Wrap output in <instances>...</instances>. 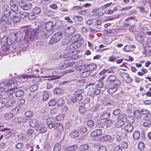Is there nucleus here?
I'll use <instances>...</instances> for the list:
<instances>
[{
  "label": "nucleus",
  "instance_id": "864d4df0",
  "mask_svg": "<svg viewBox=\"0 0 151 151\" xmlns=\"http://www.w3.org/2000/svg\"><path fill=\"white\" fill-rule=\"evenodd\" d=\"M28 17L29 20H32L35 19L36 17V16L34 14V13H30L28 14Z\"/></svg>",
  "mask_w": 151,
  "mask_h": 151
},
{
  "label": "nucleus",
  "instance_id": "052dcab7",
  "mask_svg": "<svg viewBox=\"0 0 151 151\" xmlns=\"http://www.w3.org/2000/svg\"><path fill=\"white\" fill-rule=\"evenodd\" d=\"M24 144L22 142H19L17 143L15 146L16 148L17 149H21L24 146Z\"/></svg>",
  "mask_w": 151,
  "mask_h": 151
},
{
  "label": "nucleus",
  "instance_id": "09e8293b",
  "mask_svg": "<svg viewBox=\"0 0 151 151\" xmlns=\"http://www.w3.org/2000/svg\"><path fill=\"white\" fill-rule=\"evenodd\" d=\"M62 92V89L59 88H55L54 90V93L58 94H60Z\"/></svg>",
  "mask_w": 151,
  "mask_h": 151
},
{
  "label": "nucleus",
  "instance_id": "49530a36",
  "mask_svg": "<svg viewBox=\"0 0 151 151\" xmlns=\"http://www.w3.org/2000/svg\"><path fill=\"white\" fill-rule=\"evenodd\" d=\"M123 50L126 52H129L131 51L132 49H131L130 45H126L123 49Z\"/></svg>",
  "mask_w": 151,
  "mask_h": 151
},
{
  "label": "nucleus",
  "instance_id": "a878e982",
  "mask_svg": "<svg viewBox=\"0 0 151 151\" xmlns=\"http://www.w3.org/2000/svg\"><path fill=\"white\" fill-rule=\"evenodd\" d=\"M94 20L95 23V27L98 29H100L101 27V21L100 19H95Z\"/></svg>",
  "mask_w": 151,
  "mask_h": 151
},
{
  "label": "nucleus",
  "instance_id": "6e6d98bb",
  "mask_svg": "<svg viewBox=\"0 0 151 151\" xmlns=\"http://www.w3.org/2000/svg\"><path fill=\"white\" fill-rule=\"evenodd\" d=\"M87 128L84 126H81L79 129V130L82 133H84L86 132Z\"/></svg>",
  "mask_w": 151,
  "mask_h": 151
},
{
  "label": "nucleus",
  "instance_id": "4be33fe9",
  "mask_svg": "<svg viewBox=\"0 0 151 151\" xmlns=\"http://www.w3.org/2000/svg\"><path fill=\"white\" fill-rule=\"evenodd\" d=\"M79 134V132L78 130H74L70 132V135L72 138H74L78 137Z\"/></svg>",
  "mask_w": 151,
  "mask_h": 151
},
{
  "label": "nucleus",
  "instance_id": "338daca9",
  "mask_svg": "<svg viewBox=\"0 0 151 151\" xmlns=\"http://www.w3.org/2000/svg\"><path fill=\"white\" fill-rule=\"evenodd\" d=\"M68 39V43H70V44H72L74 43L75 42H76L74 38L73 37V36L71 37H67Z\"/></svg>",
  "mask_w": 151,
  "mask_h": 151
},
{
  "label": "nucleus",
  "instance_id": "cd10ccee",
  "mask_svg": "<svg viewBox=\"0 0 151 151\" xmlns=\"http://www.w3.org/2000/svg\"><path fill=\"white\" fill-rule=\"evenodd\" d=\"M133 138L134 140H137L140 138V133L138 131H135L133 134Z\"/></svg>",
  "mask_w": 151,
  "mask_h": 151
},
{
  "label": "nucleus",
  "instance_id": "c85d7f7f",
  "mask_svg": "<svg viewBox=\"0 0 151 151\" xmlns=\"http://www.w3.org/2000/svg\"><path fill=\"white\" fill-rule=\"evenodd\" d=\"M117 90V87L116 86H113L112 88H109L107 91L110 94H112Z\"/></svg>",
  "mask_w": 151,
  "mask_h": 151
},
{
  "label": "nucleus",
  "instance_id": "69168bd1",
  "mask_svg": "<svg viewBox=\"0 0 151 151\" xmlns=\"http://www.w3.org/2000/svg\"><path fill=\"white\" fill-rule=\"evenodd\" d=\"M68 40L67 37L63 38L62 42V45H65L68 44Z\"/></svg>",
  "mask_w": 151,
  "mask_h": 151
},
{
  "label": "nucleus",
  "instance_id": "6ab92c4d",
  "mask_svg": "<svg viewBox=\"0 0 151 151\" xmlns=\"http://www.w3.org/2000/svg\"><path fill=\"white\" fill-rule=\"evenodd\" d=\"M15 101L13 98L10 99L6 103V106L7 107H9L14 106L15 104Z\"/></svg>",
  "mask_w": 151,
  "mask_h": 151
},
{
  "label": "nucleus",
  "instance_id": "a18cd8bd",
  "mask_svg": "<svg viewBox=\"0 0 151 151\" xmlns=\"http://www.w3.org/2000/svg\"><path fill=\"white\" fill-rule=\"evenodd\" d=\"M38 88V85L35 84L32 86L30 87L29 90L31 92L33 93V92L36 91Z\"/></svg>",
  "mask_w": 151,
  "mask_h": 151
},
{
  "label": "nucleus",
  "instance_id": "4468645a",
  "mask_svg": "<svg viewBox=\"0 0 151 151\" xmlns=\"http://www.w3.org/2000/svg\"><path fill=\"white\" fill-rule=\"evenodd\" d=\"M121 76L126 83H129L131 82V79L129 77V74L128 73H122L121 74Z\"/></svg>",
  "mask_w": 151,
  "mask_h": 151
},
{
  "label": "nucleus",
  "instance_id": "5fc2aeb1",
  "mask_svg": "<svg viewBox=\"0 0 151 151\" xmlns=\"http://www.w3.org/2000/svg\"><path fill=\"white\" fill-rule=\"evenodd\" d=\"M57 101L54 99L51 100L49 102L48 105L49 106H54L56 103Z\"/></svg>",
  "mask_w": 151,
  "mask_h": 151
},
{
  "label": "nucleus",
  "instance_id": "e2e57ef3",
  "mask_svg": "<svg viewBox=\"0 0 151 151\" xmlns=\"http://www.w3.org/2000/svg\"><path fill=\"white\" fill-rule=\"evenodd\" d=\"M121 147L123 149H125L128 147V145L127 142H122L121 143Z\"/></svg>",
  "mask_w": 151,
  "mask_h": 151
},
{
  "label": "nucleus",
  "instance_id": "f03ea898",
  "mask_svg": "<svg viewBox=\"0 0 151 151\" xmlns=\"http://www.w3.org/2000/svg\"><path fill=\"white\" fill-rule=\"evenodd\" d=\"M63 33L58 32L53 35L49 40V44L52 45L59 41L63 37Z\"/></svg>",
  "mask_w": 151,
  "mask_h": 151
},
{
  "label": "nucleus",
  "instance_id": "0eeeda50",
  "mask_svg": "<svg viewBox=\"0 0 151 151\" xmlns=\"http://www.w3.org/2000/svg\"><path fill=\"white\" fill-rule=\"evenodd\" d=\"M76 30V29L75 26L68 27L65 30V35L67 37L70 36L75 32Z\"/></svg>",
  "mask_w": 151,
  "mask_h": 151
},
{
  "label": "nucleus",
  "instance_id": "37998d69",
  "mask_svg": "<svg viewBox=\"0 0 151 151\" xmlns=\"http://www.w3.org/2000/svg\"><path fill=\"white\" fill-rule=\"evenodd\" d=\"M10 40L12 43H14L16 42H18L17 39L16 37L13 36V33L12 34L10 35Z\"/></svg>",
  "mask_w": 151,
  "mask_h": 151
},
{
  "label": "nucleus",
  "instance_id": "4c0bfd02",
  "mask_svg": "<svg viewBox=\"0 0 151 151\" xmlns=\"http://www.w3.org/2000/svg\"><path fill=\"white\" fill-rule=\"evenodd\" d=\"M27 76L26 75H22L19 78V82H22L26 81H27Z\"/></svg>",
  "mask_w": 151,
  "mask_h": 151
},
{
  "label": "nucleus",
  "instance_id": "4d7b16f0",
  "mask_svg": "<svg viewBox=\"0 0 151 151\" xmlns=\"http://www.w3.org/2000/svg\"><path fill=\"white\" fill-rule=\"evenodd\" d=\"M74 20L78 22L81 21L83 20V18L80 15L76 16L74 17Z\"/></svg>",
  "mask_w": 151,
  "mask_h": 151
},
{
  "label": "nucleus",
  "instance_id": "423d86ee",
  "mask_svg": "<svg viewBox=\"0 0 151 151\" xmlns=\"http://www.w3.org/2000/svg\"><path fill=\"white\" fill-rule=\"evenodd\" d=\"M7 88L8 87V90H12L17 88L18 85L17 83L15 80L11 79L6 83Z\"/></svg>",
  "mask_w": 151,
  "mask_h": 151
},
{
  "label": "nucleus",
  "instance_id": "ddd939ff",
  "mask_svg": "<svg viewBox=\"0 0 151 151\" xmlns=\"http://www.w3.org/2000/svg\"><path fill=\"white\" fill-rule=\"evenodd\" d=\"M10 7L7 5H5L2 7L3 15H7L10 16L12 12L10 10Z\"/></svg>",
  "mask_w": 151,
  "mask_h": 151
},
{
  "label": "nucleus",
  "instance_id": "7ed1b4c3",
  "mask_svg": "<svg viewBox=\"0 0 151 151\" xmlns=\"http://www.w3.org/2000/svg\"><path fill=\"white\" fill-rule=\"evenodd\" d=\"M76 52V51L75 50L68 52L65 54L63 55V58L65 59L63 61H71L73 59H76L78 57L77 56H75Z\"/></svg>",
  "mask_w": 151,
  "mask_h": 151
},
{
  "label": "nucleus",
  "instance_id": "ea45409f",
  "mask_svg": "<svg viewBox=\"0 0 151 151\" xmlns=\"http://www.w3.org/2000/svg\"><path fill=\"white\" fill-rule=\"evenodd\" d=\"M138 149L140 150H144L145 147L144 143L142 142H139L138 144Z\"/></svg>",
  "mask_w": 151,
  "mask_h": 151
},
{
  "label": "nucleus",
  "instance_id": "20e7f679",
  "mask_svg": "<svg viewBox=\"0 0 151 151\" xmlns=\"http://www.w3.org/2000/svg\"><path fill=\"white\" fill-rule=\"evenodd\" d=\"M47 124L50 129L54 128V129H58V127L60 126L59 123H56L53 119H47Z\"/></svg>",
  "mask_w": 151,
  "mask_h": 151
},
{
  "label": "nucleus",
  "instance_id": "603ef678",
  "mask_svg": "<svg viewBox=\"0 0 151 151\" xmlns=\"http://www.w3.org/2000/svg\"><path fill=\"white\" fill-rule=\"evenodd\" d=\"M89 147L88 145L87 144H84L80 146V149L81 151H85L88 150Z\"/></svg>",
  "mask_w": 151,
  "mask_h": 151
},
{
  "label": "nucleus",
  "instance_id": "2f4dec72",
  "mask_svg": "<svg viewBox=\"0 0 151 151\" xmlns=\"http://www.w3.org/2000/svg\"><path fill=\"white\" fill-rule=\"evenodd\" d=\"M18 13H20L19 16L21 18H25L28 17V13L24 11L21 12L19 11V12H18Z\"/></svg>",
  "mask_w": 151,
  "mask_h": 151
},
{
  "label": "nucleus",
  "instance_id": "dca6fc26",
  "mask_svg": "<svg viewBox=\"0 0 151 151\" xmlns=\"http://www.w3.org/2000/svg\"><path fill=\"white\" fill-rule=\"evenodd\" d=\"M86 68L88 71H91L95 69L96 68V66L94 63H91L86 65Z\"/></svg>",
  "mask_w": 151,
  "mask_h": 151
},
{
  "label": "nucleus",
  "instance_id": "f3484780",
  "mask_svg": "<svg viewBox=\"0 0 151 151\" xmlns=\"http://www.w3.org/2000/svg\"><path fill=\"white\" fill-rule=\"evenodd\" d=\"M75 64V63L74 62H69L67 64L64 63L63 64L60 66L58 67V68L59 69H64L69 66L74 65Z\"/></svg>",
  "mask_w": 151,
  "mask_h": 151
},
{
  "label": "nucleus",
  "instance_id": "412c9836",
  "mask_svg": "<svg viewBox=\"0 0 151 151\" xmlns=\"http://www.w3.org/2000/svg\"><path fill=\"white\" fill-rule=\"evenodd\" d=\"M78 147L77 145H74L71 146L65 147L64 148V151H74Z\"/></svg>",
  "mask_w": 151,
  "mask_h": 151
},
{
  "label": "nucleus",
  "instance_id": "f257e3e1",
  "mask_svg": "<svg viewBox=\"0 0 151 151\" xmlns=\"http://www.w3.org/2000/svg\"><path fill=\"white\" fill-rule=\"evenodd\" d=\"M43 34V32L42 31L39 29L37 30L35 32L34 34H31L28 35L27 40L26 41L25 47H27L29 45V42L32 41H34L35 39H39L42 37Z\"/></svg>",
  "mask_w": 151,
  "mask_h": 151
},
{
  "label": "nucleus",
  "instance_id": "5701e85b",
  "mask_svg": "<svg viewBox=\"0 0 151 151\" xmlns=\"http://www.w3.org/2000/svg\"><path fill=\"white\" fill-rule=\"evenodd\" d=\"M30 126L33 127H35L38 125V121L36 119H33L29 122Z\"/></svg>",
  "mask_w": 151,
  "mask_h": 151
},
{
  "label": "nucleus",
  "instance_id": "393cba45",
  "mask_svg": "<svg viewBox=\"0 0 151 151\" xmlns=\"http://www.w3.org/2000/svg\"><path fill=\"white\" fill-rule=\"evenodd\" d=\"M125 123V122L122 120H118L115 123V126L116 128H119L122 127Z\"/></svg>",
  "mask_w": 151,
  "mask_h": 151
},
{
  "label": "nucleus",
  "instance_id": "9b49d317",
  "mask_svg": "<svg viewBox=\"0 0 151 151\" xmlns=\"http://www.w3.org/2000/svg\"><path fill=\"white\" fill-rule=\"evenodd\" d=\"M82 96L81 94H77L75 93L71 98V99L73 102L79 101L82 100Z\"/></svg>",
  "mask_w": 151,
  "mask_h": 151
},
{
  "label": "nucleus",
  "instance_id": "3c124183",
  "mask_svg": "<svg viewBox=\"0 0 151 151\" xmlns=\"http://www.w3.org/2000/svg\"><path fill=\"white\" fill-rule=\"evenodd\" d=\"M25 115L26 117L30 118L33 115V113L31 111H28L25 113Z\"/></svg>",
  "mask_w": 151,
  "mask_h": 151
},
{
  "label": "nucleus",
  "instance_id": "58836bf2",
  "mask_svg": "<svg viewBox=\"0 0 151 151\" xmlns=\"http://www.w3.org/2000/svg\"><path fill=\"white\" fill-rule=\"evenodd\" d=\"M7 86L6 85V82H4L0 84V92L4 91L7 88Z\"/></svg>",
  "mask_w": 151,
  "mask_h": 151
},
{
  "label": "nucleus",
  "instance_id": "7c9ffc66",
  "mask_svg": "<svg viewBox=\"0 0 151 151\" xmlns=\"http://www.w3.org/2000/svg\"><path fill=\"white\" fill-rule=\"evenodd\" d=\"M21 20V18L20 16L15 15L13 16L12 18V21L14 23H17Z\"/></svg>",
  "mask_w": 151,
  "mask_h": 151
},
{
  "label": "nucleus",
  "instance_id": "c03bdc74",
  "mask_svg": "<svg viewBox=\"0 0 151 151\" xmlns=\"http://www.w3.org/2000/svg\"><path fill=\"white\" fill-rule=\"evenodd\" d=\"M113 151H122V150L119 145H115L113 146Z\"/></svg>",
  "mask_w": 151,
  "mask_h": 151
},
{
  "label": "nucleus",
  "instance_id": "1a4fd4ad",
  "mask_svg": "<svg viewBox=\"0 0 151 151\" xmlns=\"http://www.w3.org/2000/svg\"><path fill=\"white\" fill-rule=\"evenodd\" d=\"M2 21L8 24H11L12 22L11 15L10 16L9 15H3L2 18L0 19V24L2 22Z\"/></svg>",
  "mask_w": 151,
  "mask_h": 151
},
{
  "label": "nucleus",
  "instance_id": "9d476101",
  "mask_svg": "<svg viewBox=\"0 0 151 151\" xmlns=\"http://www.w3.org/2000/svg\"><path fill=\"white\" fill-rule=\"evenodd\" d=\"M57 23H55L54 25H53V24L51 22H48L45 24L44 26L45 29L47 31H52L53 30L54 27H55Z\"/></svg>",
  "mask_w": 151,
  "mask_h": 151
},
{
  "label": "nucleus",
  "instance_id": "c9c22d12",
  "mask_svg": "<svg viewBox=\"0 0 151 151\" xmlns=\"http://www.w3.org/2000/svg\"><path fill=\"white\" fill-rule=\"evenodd\" d=\"M71 46L73 49H76L79 48L81 46V43H78L76 42H75L74 43L71 44Z\"/></svg>",
  "mask_w": 151,
  "mask_h": 151
},
{
  "label": "nucleus",
  "instance_id": "c756f323",
  "mask_svg": "<svg viewBox=\"0 0 151 151\" xmlns=\"http://www.w3.org/2000/svg\"><path fill=\"white\" fill-rule=\"evenodd\" d=\"M65 100L62 98L59 99L57 103V104L58 106H63L65 103Z\"/></svg>",
  "mask_w": 151,
  "mask_h": 151
},
{
  "label": "nucleus",
  "instance_id": "bb28decb",
  "mask_svg": "<svg viewBox=\"0 0 151 151\" xmlns=\"http://www.w3.org/2000/svg\"><path fill=\"white\" fill-rule=\"evenodd\" d=\"M133 126L130 124H127L124 127L125 130L128 132H131L133 130Z\"/></svg>",
  "mask_w": 151,
  "mask_h": 151
},
{
  "label": "nucleus",
  "instance_id": "8fccbe9b",
  "mask_svg": "<svg viewBox=\"0 0 151 151\" xmlns=\"http://www.w3.org/2000/svg\"><path fill=\"white\" fill-rule=\"evenodd\" d=\"M49 96V95L47 92H44L42 96L43 101H46L48 98Z\"/></svg>",
  "mask_w": 151,
  "mask_h": 151
},
{
  "label": "nucleus",
  "instance_id": "a211bd4d",
  "mask_svg": "<svg viewBox=\"0 0 151 151\" xmlns=\"http://www.w3.org/2000/svg\"><path fill=\"white\" fill-rule=\"evenodd\" d=\"M73 37L74 38L76 42H77V41H80L81 42H84V39L79 34H75L73 36Z\"/></svg>",
  "mask_w": 151,
  "mask_h": 151
},
{
  "label": "nucleus",
  "instance_id": "6e6552de",
  "mask_svg": "<svg viewBox=\"0 0 151 151\" xmlns=\"http://www.w3.org/2000/svg\"><path fill=\"white\" fill-rule=\"evenodd\" d=\"M17 1V0H11L10 1V8L13 11L12 12H17V13L19 12V11L18 9V7L17 4L15 3V2Z\"/></svg>",
  "mask_w": 151,
  "mask_h": 151
},
{
  "label": "nucleus",
  "instance_id": "0e129e2a",
  "mask_svg": "<svg viewBox=\"0 0 151 151\" xmlns=\"http://www.w3.org/2000/svg\"><path fill=\"white\" fill-rule=\"evenodd\" d=\"M12 134L11 132L9 130L7 131L4 134L5 137L6 139L9 138Z\"/></svg>",
  "mask_w": 151,
  "mask_h": 151
},
{
  "label": "nucleus",
  "instance_id": "39448f33",
  "mask_svg": "<svg viewBox=\"0 0 151 151\" xmlns=\"http://www.w3.org/2000/svg\"><path fill=\"white\" fill-rule=\"evenodd\" d=\"M151 116L150 114H146L143 117L142 123L143 126L147 127L151 124Z\"/></svg>",
  "mask_w": 151,
  "mask_h": 151
},
{
  "label": "nucleus",
  "instance_id": "f704fd0d",
  "mask_svg": "<svg viewBox=\"0 0 151 151\" xmlns=\"http://www.w3.org/2000/svg\"><path fill=\"white\" fill-rule=\"evenodd\" d=\"M126 121L128 123L132 124L134 122V119L132 116H128L126 118Z\"/></svg>",
  "mask_w": 151,
  "mask_h": 151
},
{
  "label": "nucleus",
  "instance_id": "b1692460",
  "mask_svg": "<svg viewBox=\"0 0 151 151\" xmlns=\"http://www.w3.org/2000/svg\"><path fill=\"white\" fill-rule=\"evenodd\" d=\"M110 114L109 112H105L101 114L100 116L101 120H104L108 118L110 116Z\"/></svg>",
  "mask_w": 151,
  "mask_h": 151
},
{
  "label": "nucleus",
  "instance_id": "680f3d73",
  "mask_svg": "<svg viewBox=\"0 0 151 151\" xmlns=\"http://www.w3.org/2000/svg\"><path fill=\"white\" fill-rule=\"evenodd\" d=\"M87 126L88 127H91L93 126L94 125V122L92 120H89L87 121Z\"/></svg>",
  "mask_w": 151,
  "mask_h": 151
},
{
  "label": "nucleus",
  "instance_id": "13d9d810",
  "mask_svg": "<svg viewBox=\"0 0 151 151\" xmlns=\"http://www.w3.org/2000/svg\"><path fill=\"white\" fill-rule=\"evenodd\" d=\"M68 110V108L67 106H64L63 107L60 109V111L63 114H65Z\"/></svg>",
  "mask_w": 151,
  "mask_h": 151
},
{
  "label": "nucleus",
  "instance_id": "72a5a7b5",
  "mask_svg": "<svg viewBox=\"0 0 151 151\" xmlns=\"http://www.w3.org/2000/svg\"><path fill=\"white\" fill-rule=\"evenodd\" d=\"M41 9L37 6L35 7L32 9V12L36 14H39L41 12Z\"/></svg>",
  "mask_w": 151,
  "mask_h": 151
},
{
  "label": "nucleus",
  "instance_id": "de8ad7c7",
  "mask_svg": "<svg viewBox=\"0 0 151 151\" xmlns=\"http://www.w3.org/2000/svg\"><path fill=\"white\" fill-rule=\"evenodd\" d=\"M61 149V146L60 144H56L53 148V151H60Z\"/></svg>",
  "mask_w": 151,
  "mask_h": 151
},
{
  "label": "nucleus",
  "instance_id": "bf43d9fd",
  "mask_svg": "<svg viewBox=\"0 0 151 151\" xmlns=\"http://www.w3.org/2000/svg\"><path fill=\"white\" fill-rule=\"evenodd\" d=\"M78 111L80 113L84 114L86 112V109L84 106H81L79 107Z\"/></svg>",
  "mask_w": 151,
  "mask_h": 151
},
{
  "label": "nucleus",
  "instance_id": "e433bc0d",
  "mask_svg": "<svg viewBox=\"0 0 151 151\" xmlns=\"http://www.w3.org/2000/svg\"><path fill=\"white\" fill-rule=\"evenodd\" d=\"M134 114L135 117L137 119H140L141 117V113L139 110L135 111L134 112Z\"/></svg>",
  "mask_w": 151,
  "mask_h": 151
},
{
  "label": "nucleus",
  "instance_id": "aec40b11",
  "mask_svg": "<svg viewBox=\"0 0 151 151\" xmlns=\"http://www.w3.org/2000/svg\"><path fill=\"white\" fill-rule=\"evenodd\" d=\"M102 133L101 129H99L92 132L91 134V136L92 137H94L100 135Z\"/></svg>",
  "mask_w": 151,
  "mask_h": 151
},
{
  "label": "nucleus",
  "instance_id": "2eb2a0df",
  "mask_svg": "<svg viewBox=\"0 0 151 151\" xmlns=\"http://www.w3.org/2000/svg\"><path fill=\"white\" fill-rule=\"evenodd\" d=\"M13 35L14 37H16L18 41H19L22 39L23 35L22 32L18 31L13 33Z\"/></svg>",
  "mask_w": 151,
  "mask_h": 151
},
{
  "label": "nucleus",
  "instance_id": "774afa93",
  "mask_svg": "<svg viewBox=\"0 0 151 151\" xmlns=\"http://www.w3.org/2000/svg\"><path fill=\"white\" fill-rule=\"evenodd\" d=\"M120 112V110L119 109H115L113 112V114L115 116H118Z\"/></svg>",
  "mask_w": 151,
  "mask_h": 151
},
{
  "label": "nucleus",
  "instance_id": "473e14b6",
  "mask_svg": "<svg viewBox=\"0 0 151 151\" xmlns=\"http://www.w3.org/2000/svg\"><path fill=\"white\" fill-rule=\"evenodd\" d=\"M24 93V92L22 90H18L16 91L15 93V95L17 97H21Z\"/></svg>",
  "mask_w": 151,
  "mask_h": 151
},
{
  "label": "nucleus",
  "instance_id": "a19ab883",
  "mask_svg": "<svg viewBox=\"0 0 151 151\" xmlns=\"http://www.w3.org/2000/svg\"><path fill=\"white\" fill-rule=\"evenodd\" d=\"M116 79V78L115 75H110L108 78V81L111 82H113Z\"/></svg>",
  "mask_w": 151,
  "mask_h": 151
},
{
  "label": "nucleus",
  "instance_id": "79ce46f5",
  "mask_svg": "<svg viewBox=\"0 0 151 151\" xmlns=\"http://www.w3.org/2000/svg\"><path fill=\"white\" fill-rule=\"evenodd\" d=\"M13 114L11 113H9L5 114L4 115V118L6 119H8L13 117Z\"/></svg>",
  "mask_w": 151,
  "mask_h": 151
},
{
  "label": "nucleus",
  "instance_id": "f8f14e48",
  "mask_svg": "<svg viewBox=\"0 0 151 151\" xmlns=\"http://www.w3.org/2000/svg\"><path fill=\"white\" fill-rule=\"evenodd\" d=\"M19 5L21 6L23 10H28L30 9L32 7L31 4L26 3V2H22L21 3L19 4Z\"/></svg>",
  "mask_w": 151,
  "mask_h": 151
}]
</instances>
